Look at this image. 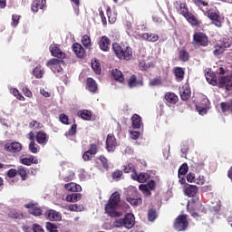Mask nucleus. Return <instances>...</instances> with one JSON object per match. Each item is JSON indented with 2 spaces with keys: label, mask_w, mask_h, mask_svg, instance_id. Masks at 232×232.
Instances as JSON below:
<instances>
[{
  "label": "nucleus",
  "mask_w": 232,
  "mask_h": 232,
  "mask_svg": "<svg viewBox=\"0 0 232 232\" xmlns=\"http://www.w3.org/2000/svg\"><path fill=\"white\" fill-rule=\"evenodd\" d=\"M87 90L91 92V93L97 92V82L92 78L87 79Z\"/></svg>",
  "instance_id": "34"
},
{
  "label": "nucleus",
  "mask_w": 232,
  "mask_h": 232,
  "mask_svg": "<svg viewBox=\"0 0 232 232\" xmlns=\"http://www.w3.org/2000/svg\"><path fill=\"white\" fill-rule=\"evenodd\" d=\"M21 164L24 166H32V164H39V160L31 156L30 158H24L20 160Z\"/></svg>",
  "instance_id": "33"
},
{
  "label": "nucleus",
  "mask_w": 232,
  "mask_h": 232,
  "mask_svg": "<svg viewBox=\"0 0 232 232\" xmlns=\"http://www.w3.org/2000/svg\"><path fill=\"white\" fill-rule=\"evenodd\" d=\"M188 226L189 222L186 215L178 216L173 224V227L176 231H186Z\"/></svg>",
  "instance_id": "7"
},
{
  "label": "nucleus",
  "mask_w": 232,
  "mask_h": 232,
  "mask_svg": "<svg viewBox=\"0 0 232 232\" xmlns=\"http://www.w3.org/2000/svg\"><path fill=\"white\" fill-rule=\"evenodd\" d=\"M46 8V0H33L31 10L34 14H37L39 10Z\"/></svg>",
  "instance_id": "15"
},
{
  "label": "nucleus",
  "mask_w": 232,
  "mask_h": 232,
  "mask_svg": "<svg viewBox=\"0 0 232 232\" xmlns=\"http://www.w3.org/2000/svg\"><path fill=\"white\" fill-rule=\"evenodd\" d=\"M124 173H137V169L133 167V164H129L128 166H124L123 169Z\"/></svg>",
  "instance_id": "50"
},
{
  "label": "nucleus",
  "mask_w": 232,
  "mask_h": 232,
  "mask_svg": "<svg viewBox=\"0 0 232 232\" xmlns=\"http://www.w3.org/2000/svg\"><path fill=\"white\" fill-rule=\"evenodd\" d=\"M231 44L232 42L229 37L221 38L218 43L214 45L213 55H215L216 57L218 55H222V53H224V52H226L227 48H231Z\"/></svg>",
  "instance_id": "4"
},
{
  "label": "nucleus",
  "mask_w": 232,
  "mask_h": 232,
  "mask_svg": "<svg viewBox=\"0 0 232 232\" xmlns=\"http://www.w3.org/2000/svg\"><path fill=\"white\" fill-rule=\"evenodd\" d=\"M98 160L102 162L103 169H109L110 164L108 163V159L104 155H101Z\"/></svg>",
  "instance_id": "47"
},
{
  "label": "nucleus",
  "mask_w": 232,
  "mask_h": 232,
  "mask_svg": "<svg viewBox=\"0 0 232 232\" xmlns=\"http://www.w3.org/2000/svg\"><path fill=\"white\" fill-rule=\"evenodd\" d=\"M179 59L182 63H188V61H189V52L184 49L180 50L179 53Z\"/></svg>",
  "instance_id": "37"
},
{
  "label": "nucleus",
  "mask_w": 232,
  "mask_h": 232,
  "mask_svg": "<svg viewBox=\"0 0 232 232\" xmlns=\"http://www.w3.org/2000/svg\"><path fill=\"white\" fill-rule=\"evenodd\" d=\"M29 150L31 153H39V145L35 141H31L29 144Z\"/></svg>",
  "instance_id": "48"
},
{
  "label": "nucleus",
  "mask_w": 232,
  "mask_h": 232,
  "mask_svg": "<svg viewBox=\"0 0 232 232\" xmlns=\"http://www.w3.org/2000/svg\"><path fill=\"white\" fill-rule=\"evenodd\" d=\"M188 169H189V167L188 166V163H183L179 169V171H178L179 177H180V175L182 176L186 175Z\"/></svg>",
  "instance_id": "45"
},
{
  "label": "nucleus",
  "mask_w": 232,
  "mask_h": 232,
  "mask_svg": "<svg viewBox=\"0 0 232 232\" xmlns=\"http://www.w3.org/2000/svg\"><path fill=\"white\" fill-rule=\"evenodd\" d=\"M130 121L133 130L140 129V126L142 124V118H140L139 114H133Z\"/></svg>",
  "instance_id": "29"
},
{
  "label": "nucleus",
  "mask_w": 232,
  "mask_h": 232,
  "mask_svg": "<svg viewBox=\"0 0 232 232\" xmlns=\"http://www.w3.org/2000/svg\"><path fill=\"white\" fill-rule=\"evenodd\" d=\"M126 200L130 206H140V204H142V198H135L128 197Z\"/></svg>",
  "instance_id": "41"
},
{
  "label": "nucleus",
  "mask_w": 232,
  "mask_h": 232,
  "mask_svg": "<svg viewBox=\"0 0 232 232\" xmlns=\"http://www.w3.org/2000/svg\"><path fill=\"white\" fill-rule=\"evenodd\" d=\"M64 188L67 191H72V193H79V191H82V187L73 182L65 184Z\"/></svg>",
  "instance_id": "28"
},
{
  "label": "nucleus",
  "mask_w": 232,
  "mask_h": 232,
  "mask_svg": "<svg viewBox=\"0 0 232 232\" xmlns=\"http://www.w3.org/2000/svg\"><path fill=\"white\" fill-rule=\"evenodd\" d=\"M77 134V124L74 123L71 126L68 132L65 133V137H73V135Z\"/></svg>",
  "instance_id": "44"
},
{
  "label": "nucleus",
  "mask_w": 232,
  "mask_h": 232,
  "mask_svg": "<svg viewBox=\"0 0 232 232\" xmlns=\"http://www.w3.org/2000/svg\"><path fill=\"white\" fill-rule=\"evenodd\" d=\"M129 88H135L136 86H144V82L142 80L138 81L137 76L132 74L128 81Z\"/></svg>",
  "instance_id": "26"
},
{
  "label": "nucleus",
  "mask_w": 232,
  "mask_h": 232,
  "mask_svg": "<svg viewBox=\"0 0 232 232\" xmlns=\"http://www.w3.org/2000/svg\"><path fill=\"white\" fill-rule=\"evenodd\" d=\"M111 75L113 79L117 81V82H120L121 84L124 82V74H122V72H121V70L112 69Z\"/></svg>",
  "instance_id": "30"
},
{
  "label": "nucleus",
  "mask_w": 232,
  "mask_h": 232,
  "mask_svg": "<svg viewBox=\"0 0 232 232\" xmlns=\"http://www.w3.org/2000/svg\"><path fill=\"white\" fill-rule=\"evenodd\" d=\"M107 151L109 153H113L115 150H117V139L113 134H108L106 139V146Z\"/></svg>",
  "instance_id": "10"
},
{
  "label": "nucleus",
  "mask_w": 232,
  "mask_h": 232,
  "mask_svg": "<svg viewBox=\"0 0 232 232\" xmlns=\"http://www.w3.org/2000/svg\"><path fill=\"white\" fill-rule=\"evenodd\" d=\"M218 84L220 88H226V90H228L231 92L232 90V74L228 76H221L218 78Z\"/></svg>",
  "instance_id": "12"
},
{
  "label": "nucleus",
  "mask_w": 232,
  "mask_h": 232,
  "mask_svg": "<svg viewBox=\"0 0 232 232\" xmlns=\"http://www.w3.org/2000/svg\"><path fill=\"white\" fill-rule=\"evenodd\" d=\"M145 185L147 186V189H149V191H153L155 189L156 184H155V180H153V179H150Z\"/></svg>",
  "instance_id": "62"
},
{
  "label": "nucleus",
  "mask_w": 232,
  "mask_h": 232,
  "mask_svg": "<svg viewBox=\"0 0 232 232\" xmlns=\"http://www.w3.org/2000/svg\"><path fill=\"white\" fill-rule=\"evenodd\" d=\"M5 151H10L11 153H19L23 150V145L20 142L13 141L10 144L5 145Z\"/></svg>",
  "instance_id": "18"
},
{
  "label": "nucleus",
  "mask_w": 232,
  "mask_h": 232,
  "mask_svg": "<svg viewBox=\"0 0 232 232\" xmlns=\"http://www.w3.org/2000/svg\"><path fill=\"white\" fill-rule=\"evenodd\" d=\"M50 52L53 57H56L60 61L66 59V53L63 52V50L57 46V44L51 45Z\"/></svg>",
  "instance_id": "13"
},
{
  "label": "nucleus",
  "mask_w": 232,
  "mask_h": 232,
  "mask_svg": "<svg viewBox=\"0 0 232 232\" xmlns=\"http://www.w3.org/2000/svg\"><path fill=\"white\" fill-rule=\"evenodd\" d=\"M82 44L85 48H92V39L88 34H84L82 38Z\"/></svg>",
  "instance_id": "42"
},
{
  "label": "nucleus",
  "mask_w": 232,
  "mask_h": 232,
  "mask_svg": "<svg viewBox=\"0 0 232 232\" xmlns=\"http://www.w3.org/2000/svg\"><path fill=\"white\" fill-rule=\"evenodd\" d=\"M24 208L28 210L29 215H33V217H41L43 215V208L41 207H37V203H28L24 205Z\"/></svg>",
  "instance_id": "11"
},
{
  "label": "nucleus",
  "mask_w": 232,
  "mask_h": 232,
  "mask_svg": "<svg viewBox=\"0 0 232 232\" xmlns=\"http://www.w3.org/2000/svg\"><path fill=\"white\" fill-rule=\"evenodd\" d=\"M44 217L45 218H47V220H50L51 222H59V220H61L62 218L61 214L53 209H49L45 211Z\"/></svg>",
  "instance_id": "17"
},
{
  "label": "nucleus",
  "mask_w": 232,
  "mask_h": 232,
  "mask_svg": "<svg viewBox=\"0 0 232 232\" xmlns=\"http://www.w3.org/2000/svg\"><path fill=\"white\" fill-rule=\"evenodd\" d=\"M79 116L83 121H92V111H90L88 110H83V111H80Z\"/></svg>",
  "instance_id": "40"
},
{
  "label": "nucleus",
  "mask_w": 232,
  "mask_h": 232,
  "mask_svg": "<svg viewBox=\"0 0 232 232\" xmlns=\"http://www.w3.org/2000/svg\"><path fill=\"white\" fill-rule=\"evenodd\" d=\"M111 176L113 180H118L119 179H121V177H122V170L116 169L114 172H112Z\"/></svg>",
  "instance_id": "59"
},
{
  "label": "nucleus",
  "mask_w": 232,
  "mask_h": 232,
  "mask_svg": "<svg viewBox=\"0 0 232 232\" xmlns=\"http://www.w3.org/2000/svg\"><path fill=\"white\" fill-rule=\"evenodd\" d=\"M33 232H44V228H43L41 225L35 223L33 224Z\"/></svg>",
  "instance_id": "64"
},
{
  "label": "nucleus",
  "mask_w": 232,
  "mask_h": 232,
  "mask_svg": "<svg viewBox=\"0 0 232 232\" xmlns=\"http://www.w3.org/2000/svg\"><path fill=\"white\" fill-rule=\"evenodd\" d=\"M72 51L74 52L75 55L79 57V59H82L84 57V47L81 45L79 43H75L72 44Z\"/></svg>",
  "instance_id": "24"
},
{
  "label": "nucleus",
  "mask_w": 232,
  "mask_h": 232,
  "mask_svg": "<svg viewBox=\"0 0 232 232\" xmlns=\"http://www.w3.org/2000/svg\"><path fill=\"white\" fill-rule=\"evenodd\" d=\"M11 93H13V95L18 99V101H26V98H24V96H23V94H21V92H19V90H17L16 88H13L11 90Z\"/></svg>",
  "instance_id": "43"
},
{
  "label": "nucleus",
  "mask_w": 232,
  "mask_h": 232,
  "mask_svg": "<svg viewBox=\"0 0 232 232\" xmlns=\"http://www.w3.org/2000/svg\"><path fill=\"white\" fill-rule=\"evenodd\" d=\"M46 229L49 232H58L59 231V230H57V226H55V224H53L52 222L46 223Z\"/></svg>",
  "instance_id": "53"
},
{
  "label": "nucleus",
  "mask_w": 232,
  "mask_h": 232,
  "mask_svg": "<svg viewBox=\"0 0 232 232\" xmlns=\"http://www.w3.org/2000/svg\"><path fill=\"white\" fill-rule=\"evenodd\" d=\"M132 180H137V182H140V184H144L146 180L150 179V174L146 172H141L140 174H137V172L131 174Z\"/></svg>",
  "instance_id": "21"
},
{
  "label": "nucleus",
  "mask_w": 232,
  "mask_h": 232,
  "mask_svg": "<svg viewBox=\"0 0 232 232\" xmlns=\"http://www.w3.org/2000/svg\"><path fill=\"white\" fill-rule=\"evenodd\" d=\"M99 151V147L95 143H92L89 146V150L82 155V159L85 162L92 160V157Z\"/></svg>",
  "instance_id": "9"
},
{
  "label": "nucleus",
  "mask_w": 232,
  "mask_h": 232,
  "mask_svg": "<svg viewBox=\"0 0 232 232\" xmlns=\"http://www.w3.org/2000/svg\"><path fill=\"white\" fill-rule=\"evenodd\" d=\"M59 121L62 124H65V126L70 125V118L64 113L59 115Z\"/></svg>",
  "instance_id": "46"
},
{
  "label": "nucleus",
  "mask_w": 232,
  "mask_h": 232,
  "mask_svg": "<svg viewBox=\"0 0 232 232\" xmlns=\"http://www.w3.org/2000/svg\"><path fill=\"white\" fill-rule=\"evenodd\" d=\"M140 30L146 32L148 30L144 24L138 27V35L143 41H148V43H157L159 41V34L153 33H140Z\"/></svg>",
  "instance_id": "6"
},
{
  "label": "nucleus",
  "mask_w": 232,
  "mask_h": 232,
  "mask_svg": "<svg viewBox=\"0 0 232 232\" xmlns=\"http://www.w3.org/2000/svg\"><path fill=\"white\" fill-rule=\"evenodd\" d=\"M98 44L102 52H110L111 41L108 36L104 35L101 37L100 41L98 42Z\"/></svg>",
  "instance_id": "16"
},
{
  "label": "nucleus",
  "mask_w": 232,
  "mask_h": 232,
  "mask_svg": "<svg viewBox=\"0 0 232 232\" xmlns=\"http://www.w3.org/2000/svg\"><path fill=\"white\" fill-rule=\"evenodd\" d=\"M92 68L97 75H101L102 70L101 69V63L99 61L92 62Z\"/></svg>",
  "instance_id": "39"
},
{
  "label": "nucleus",
  "mask_w": 232,
  "mask_h": 232,
  "mask_svg": "<svg viewBox=\"0 0 232 232\" xmlns=\"http://www.w3.org/2000/svg\"><path fill=\"white\" fill-rule=\"evenodd\" d=\"M195 183L198 184V186H204V184H206V178L204 176H198V178L195 179Z\"/></svg>",
  "instance_id": "61"
},
{
  "label": "nucleus",
  "mask_w": 232,
  "mask_h": 232,
  "mask_svg": "<svg viewBox=\"0 0 232 232\" xmlns=\"http://www.w3.org/2000/svg\"><path fill=\"white\" fill-rule=\"evenodd\" d=\"M148 218L150 222H153L157 218V211L155 209H150L148 212Z\"/></svg>",
  "instance_id": "54"
},
{
  "label": "nucleus",
  "mask_w": 232,
  "mask_h": 232,
  "mask_svg": "<svg viewBox=\"0 0 232 232\" xmlns=\"http://www.w3.org/2000/svg\"><path fill=\"white\" fill-rule=\"evenodd\" d=\"M184 75H186V72L182 67H175L174 68V76L178 82H182L184 81Z\"/></svg>",
  "instance_id": "25"
},
{
  "label": "nucleus",
  "mask_w": 232,
  "mask_h": 232,
  "mask_svg": "<svg viewBox=\"0 0 232 232\" xmlns=\"http://www.w3.org/2000/svg\"><path fill=\"white\" fill-rule=\"evenodd\" d=\"M208 17L212 21V24H215L217 28H222V16L215 12H208Z\"/></svg>",
  "instance_id": "14"
},
{
  "label": "nucleus",
  "mask_w": 232,
  "mask_h": 232,
  "mask_svg": "<svg viewBox=\"0 0 232 232\" xmlns=\"http://www.w3.org/2000/svg\"><path fill=\"white\" fill-rule=\"evenodd\" d=\"M61 64H64V60H59L57 58H52L46 63V66L52 70L53 72L59 74L64 72V69L61 66Z\"/></svg>",
  "instance_id": "8"
},
{
  "label": "nucleus",
  "mask_w": 232,
  "mask_h": 232,
  "mask_svg": "<svg viewBox=\"0 0 232 232\" xmlns=\"http://www.w3.org/2000/svg\"><path fill=\"white\" fill-rule=\"evenodd\" d=\"M198 193V187L197 185L185 184L184 185V194L187 197H195Z\"/></svg>",
  "instance_id": "20"
},
{
  "label": "nucleus",
  "mask_w": 232,
  "mask_h": 232,
  "mask_svg": "<svg viewBox=\"0 0 232 232\" xmlns=\"http://www.w3.org/2000/svg\"><path fill=\"white\" fill-rule=\"evenodd\" d=\"M179 93H180V98L182 101H188V99H189V97H191V90L187 85L183 86L179 90Z\"/></svg>",
  "instance_id": "31"
},
{
  "label": "nucleus",
  "mask_w": 232,
  "mask_h": 232,
  "mask_svg": "<svg viewBox=\"0 0 232 232\" xmlns=\"http://www.w3.org/2000/svg\"><path fill=\"white\" fill-rule=\"evenodd\" d=\"M107 15H108L110 24H115V22L117 21V17H115L114 15H111V9L110 8L107 9Z\"/></svg>",
  "instance_id": "51"
},
{
  "label": "nucleus",
  "mask_w": 232,
  "mask_h": 232,
  "mask_svg": "<svg viewBox=\"0 0 232 232\" xmlns=\"http://www.w3.org/2000/svg\"><path fill=\"white\" fill-rule=\"evenodd\" d=\"M139 189L148 197H151V191L149 190L148 186H146L145 184L140 185Z\"/></svg>",
  "instance_id": "52"
},
{
  "label": "nucleus",
  "mask_w": 232,
  "mask_h": 232,
  "mask_svg": "<svg viewBox=\"0 0 232 232\" xmlns=\"http://www.w3.org/2000/svg\"><path fill=\"white\" fill-rule=\"evenodd\" d=\"M19 19H21V15L18 14H13L12 15V26H14V28H15V26H17V24H19Z\"/></svg>",
  "instance_id": "56"
},
{
  "label": "nucleus",
  "mask_w": 232,
  "mask_h": 232,
  "mask_svg": "<svg viewBox=\"0 0 232 232\" xmlns=\"http://www.w3.org/2000/svg\"><path fill=\"white\" fill-rule=\"evenodd\" d=\"M206 79L209 84L212 86H217L218 84V82L217 81V75L215 72H207Z\"/></svg>",
  "instance_id": "36"
},
{
  "label": "nucleus",
  "mask_w": 232,
  "mask_h": 232,
  "mask_svg": "<svg viewBox=\"0 0 232 232\" xmlns=\"http://www.w3.org/2000/svg\"><path fill=\"white\" fill-rule=\"evenodd\" d=\"M130 139H132V140H137V139H139V137H140V132L137 131V130H130Z\"/></svg>",
  "instance_id": "63"
},
{
  "label": "nucleus",
  "mask_w": 232,
  "mask_h": 232,
  "mask_svg": "<svg viewBox=\"0 0 232 232\" xmlns=\"http://www.w3.org/2000/svg\"><path fill=\"white\" fill-rule=\"evenodd\" d=\"M18 175H20L22 180H26L27 172L24 168L21 167L18 169Z\"/></svg>",
  "instance_id": "58"
},
{
  "label": "nucleus",
  "mask_w": 232,
  "mask_h": 232,
  "mask_svg": "<svg viewBox=\"0 0 232 232\" xmlns=\"http://www.w3.org/2000/svg\"><path fill=\"white\" fill-rule=\"evenodd\" d=\"M114 227H126L131 229L135 226V216L131 213L125 215L123 218L116 219L113 223Z\"/></svg>",
  "instance_id": "3"
},
{
  "label": "nucleus",
  "mask_w": 232,
  "mask_h": 232,
  "mask_svg": "<svg viewBox=\"0 0 232 232\" xmlns=\"http://www.w3.org/2000/svg\"><path fill=\"white\" fill-rule=\"evenodd\" d=\"M9 217H10L11 218H19V219H21V218H23V214H22V213H19V212H17V211H15V210H13V211H11V212L9 213Z\"/></svg>",
  "instance_id": "57"
},
{
  "label": "nucleus",
  "mask_w": 232,
  "mask_h": 232,
  "mask_svg": "<svg viewBox=\"0 0 232 232\" xmlns=\"http://www.w3.org/2000/svg\"><path fill=\"white\" fill-rule=\"evenodd\" d=\"M121 202V194L119 192H114L110 197L109 202L105 205V213L111 218L119 217V212H117V208H119V203Z\"/></svg>",
  "instance_id": "2"
},
{
  "label": "nucleus",
  "mask_w": 232,
  "mask_h": 232,
  "mask_svg": "<svg viewBox=\"0 0 232 232\" xmlns=\"http://www.w3.org/2000/svg\"><path fill=\"white\" fill-rule=\"evenodd\" d=\"M162 85V79L153 78L150 81L149 86H160Z\"/></svg>",
  "instance_id": "49"
},
{
  "label": "nucleus",
  "mask_w": 232,
  "mask_h": 232,
  "mask_svg": "<svg viewBox=\"0 0 232 232\" xmlns=\"http://www.w3.org/2000/svg\"><path fill=\"white\" fill-rule=\"evenodd\" d=\"M48 134L44 130H39L35 135V140L41 146H46L48 144Z\"/></svg>",
  "instance_id": "19"
},
{
  "label": "nucleus",
  "mask_w": 232,
  "mask_h": 232,
  "mask_svg": "<svg viewBox=\"0 0 232 232\" xmlns=\"http://www.w3.org/2000/svg\"><path fill=\"white\" fill-rule=\"evenodd\" d=\"M114 55L120 61H131L133 59V49L123 43H113L111 45Z\"/></svg>",
  "instance_id": "1"
},
{
  "label": "nucleus",
  "mask_w": 232,
  "mask_h": 232,
  "mask_svg": "<svg viewBox=\"0 0 232 232\" xmlns=\"http://www.w3.org/2000/svg\"><path fill=\"white\" fill-rule=\"evenodd\" d=\"M193 46H198L201 48H206L209 46V37L206 33L195 32L192 39Z\"/></svg>",
  "instance_id": "5"
},
{
  "label": "nucleus",
  "mask_w": 232,
  "mask_h": 232,
  "mask_svg": "<svg viewBox=\"0 0 232 232\" xmlns=\"http://www.w3.org/2000/svg\"><path fill=\"white\" fill-rule=\"evenodd\" d=\"M99 15L102 19L103 26H106V24H108V22L106 21V16L104 15V11H102V8L99 9Z\"/></svg>",
  "instance_id": "60"
},
{
  "label": "nucleus",
  "mask_w": 232,
  "mask_h": 232,
  "mask_svg": "<svg viewBox=\"0 0 232 232\" xmlns=\"http://www.w3.org/2000/svg\"><path fill=\"white\" fill-rule=\"evenodd\" d=\"M178 6L176 10L178 14L186 17L189 14V9H188V5L186 3L177 2Z\"/></svg>",
  "instance_id": "23"
},
{
  "label": "nucleus",
  "mask_w": 232,
  "mask_h": 232,
  "mask_svg": "<svg viewBox=\"0 0 232 232\" xmlns=\"http://www.w3.org/2000/svg\"><path fill=\"white\" fill-rule=\"evenodd\" d=\"M33 73L36 79H43V75H44V69L43 66L38 65L34 69Z\"/></svg>",
  "instance_id": "38"
},
{
  "label": "nucleus",
  "mask_w": 232,
  "mask_h": 232,
  "mask_svg": "<svg viewBox=\"0 0 232 232\" xmlns=\"http://www.w3.org/2000/svg\"><path fill=\"white\" fill-rule=\"evenodd\" d=\"M165 101H167L169 104H176L179 102V96L174 92H167L165 94Z\"/></svg>",
  "instance_id": "32"
},
{
  "label": "nucleus",
  "mask_w": 232,
  "mask_h": 232,
  "mask_svg": "<svg viewBox=\"0 0 232 232\" xmlns=\"http://www.w3.org/2000/svg\"><path fill=\"white\" fill-rule=\"evenodd\" d=\"M185 19H187L188 23L191 24V26H200L202 24V22L199 21L197 16H195L192 13H188L186 16Z\"/></svg>",
  "instance_id": "27"
},
{
  "label": "nucleus",
  "mask_w": 232,
  "mask_h": 232,
  "mask_svg": "<svg viewBox=\"0 0 232 232\" xmlns=\"http://www.w3.org/2000/svg\"><path fill=\"white\" fill-rule=\"evenodd\" d=\"M82 198V194L80 193H72L70 195H67L65 198V200L67 202H79Z\"/></svg>",
  "instance_id": "35"
},
{
  "label": "nucleus",
  "mask_w": 232,
  "mask_h": 232,
  "mask_svg": "<svg viewBox=\"0 0 232 232\" xmlns=\"http://www.w3.org/2000/svg\"><path fill=\"white\" fill-rule=\"evenodd\" d=\"M209 104V100L203 99L199 104L196 105V110L198 111L199 115H204L208 111V106Z\"/></svg>",
  "instance_id": "22"
},
{
  "label": "nucleus",
  "mask_w": 232,
  "mask_h": 232,
  "mask_svg": "<svg viewBox=\"0 0 232 232\" xmlns=\"http://www.w3.org/2000/svg\"><path fill=\"white\" fill-rule=\"evenodd\" d=\"M204 166H206L204 161H200L194 164V169H196V171H198V173H200L201 169H204Z\"/></svg>",
  "instance_id": "55"
}]
</instances>
